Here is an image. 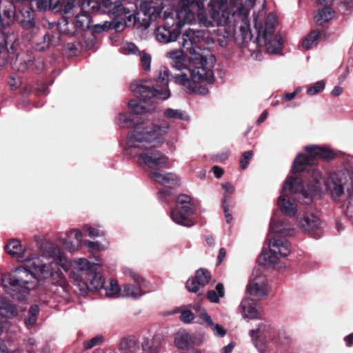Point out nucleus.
<instances>
[{
    "instance_id": "f257e3e1",
    "label": "nucleus",
    "mask_w": 353,
    "mask_h": 353,
    "mask_svg": "<svg viewBox=\"0 0 353 353\" xmlns=\"http://www.w3.org/2000/svg\"><path fill=\"white\" fill-rule=\"evenodd\" d=\"M170 128L168 123L161 125H139L129 132L125 154L136 158L137 163L152 171L168 168V159L157 148L163 143V136Z\"/></svg>"
},
{
    "instance_id": "f03ea898",
    "label": "nucleus",
    "mask_w": 353,
    "mask_h": 353,
    "mask_svg": "<svg viewBox=\"0 0 353 353\" xmlns=\"http://www.w3.org/2000/svg\"><path fill=\"white\" fill-rule=\"evenodd\" d=\"M214 38L205 37L203 32L189 28L182 34L181 48L189 54L191 68H188L195 88H205V94L208 93V85L214 83L212 70L214 56L210 49Z\"/></svg>"
},
{
    "instance_id": "7ed1b4c3",
    "label": "nucleus",
    "mask_w": 353,
    "mask_h": 353,
    "mask_svg": "<svg viewBox=\"0 0 353 353\" xmlns=\"http://www.w3.org/2000/svg\"><path fill=\"white\" fill-rule=\"evenodd\" d=\"M5 249L8 254L34 270L44 279H57L60 276L61 269H68L66 259L60 250L51 243H46L41 246L42 254L40 256L32 254L28 246H23L15 239L10 240Z\"/></svg>"
},
{
    "instance_id": "20e7f679",
    "label": "nucleus",
    "mask_w": 353,
    "mask_h": 353,
    "mask_svg": "<svg viewBox=\"0 0 353 353\" xmlns=\"http://www.w3.org/2000/svg\"><path fill=\"white\" fill-rule=\"evenodd\" d=\"M208 7L210 15L208 14L205 7L195 10L194 23H198L201 27L206 28L207 32L199 30L204 32L205 37H213L214 42L216 39L221 46L225 47L228 45L231 34V30L227 26L230 16L228 0H210Z\"/></svg>"
},
{
    "instance_id": "39448f33",
    "label": "nucleus",
    "mask_w": 353,
    "mask_h": 353,
    "mask_svg": "<svg viewBox=\"0 0 353 353\" xmlns=\"http://www.w3.org/2000/svg\"><path fill=\"white\" fill-rule=\"evenodd\" d=\"M314 184L305 190L303 181L300 178L290 176L283 183L277 203L281 211L290 217L294 216L297 212V206L294 199L303 204L308 205L316 193L319 191V183L321 180V174L318 171L313 172Z\"/></svg>"
},
{
    "instance_id": "423d86ee",
    "label": "nucleus",
    "mask_w": 353,
    "mask_h": 353,
    "mask_svg": "<svg viewBox=\"0 0 353 353\" xmlns=\"http://www.w3.org/2000/svg\"><path fill=\"white\" fill-rule=\"evenodd\" d=\"M37 276L43 279L34 270L28 267H19L8 275L1 276V283L7 294L17 299H23L38 284Z\"/></svg>"
},
{
    "instance_id": "0eeeda50",
    "label": "nucleus",
    "mask_w": 353,
    "mask_h": 353,
    "mask_svg": "<svg viewBox=\"0 0 353 353\" xmlns=\"http://www.w3.org/2000/svg\"><path fill=\"white\" fill-rule=\"evenodd\" d=\"M97 262H90L84 258H79L73 261L72 276L81 293L88 290L95 291L103 288L104 280L97 272L99 266L102 265L100 259L96 257Z\"/></svg>"
},
{
    "instance_id": "6e6552de",
    "label": "nucleus",
    "mask_w": 353,
    "mask_h": 353,
    "mask_svg": "<svg viewBox=\"0 0 353 353\" xmlns=\"http://www.w3.org/2000/svg\"><path fill=\"white\" fill-rule=\"evenodd\" d=\"M195 22V18L188 8L177 9L174 13L166 14L164 25L156 28V39L162 43L176 41L181 32V28L185 24Z\"/></svg>"
},
{
    "instance_id": "1a4fd4ad",
    "label": "nucleus",
    "mask_w": 353,
    "mask_h": 353,
    "mask_svg": "<svg viewBox=\"0 0 353 353\" xmlns=\"http://www.w3.org/2000/svg\"><path fill=\"white\" fill-rule=\"evenodd\" d=\"M101 8L104 12L113 17L114 19L111 21H105L102 24L94 25L96 30L119 31L122 25V21L128 23L134 20V14L131 13V9L123 4V0H105L102 6H99V10Z\"/></svg>"
},
{
    "instance_id": "9d476101",
    "label": "nucleus",
    "mask_w": 353,
    "mask_h": 353,
    "mask_svg": "<svg viewBox=\"0 0 353 353\" xmlns=\"http://www.w3.org/2000/svg\"><path fill=\"white\" fill-rule=\"evenodd\" d=\"M277 24L276 16L270 13L265 18L264 24L259 15H254V26L258 37H262L267 52L270 54H279L283 48V41L279 34L274 32Z\"/></svg>"
},
{
    "instance_id": "9b49d317",
    "label": "nucleus",
    "mask_w": 353,
    "mask_h": 353,
    "mask_svg": "<svg viewBox=\"0 0 353 353\" xmlns=\"http://www.w3.org/2000/svg\"><path fill=\"white\" fill-rule=\"evenodd\" d=\"M170 74V72L167 67L161 66L158 70L157 81L164 87H150L144 85L142 82H134L130 85V90L132 92L139 94L143 101L153 97L162 100L168 99L170 97V92L168 88Z\"/></svg>"
},
{
    "instance_id": "f8f14e48",
    "label": "nucleus",
    "mask_w": 353,
    "mask_h": 353,
    "mask_svg": "<svg viewBox=\"0 0 353 353\" xmlns=\"http://www.w3.org/2000/svg\"><path fill=\"white\" fill-rule=\"evenodd\" d=\"M305 148L307 154H298L292 167V172L305 171L307 165H314L318 159L330 160L336 155L332 150L323 146L307 145Z\"/></svg>"
},
{
    "instance_id": "ddd939ff",
    "label": "nucleus",
    "mask_w": 353,
    "mask_h": 353,
    "mask_svg": "<svg viewBox=\"0 0 353 353\" xmlns=\"http://www.w3.org/2000/svg\"><path fill=\"white\" fill-rule=\"evenodd\" d=\"M290 252L291 246L287 240L273 238L269 241V250L261 252L258 261L263 266L273 267L280 258L286 257Z\"/></svg>"
},
{
    "instance_id": "4468645a",
    "label": "nucleus",
    "mask_w": 353,
    "mask_h": 353,
    "mask_svg": "<svg viewBox=\"0 0 353 353\" xmlns=\"http://www.w3.org/2000/svg\"><path fill=\"white\" fill-rule=\"evenodd\" d=\"M128 107L132 111V113H120L117 117V123L123 128H129L139 125H157V124H150L146 123H137V115L144 114L154 110L152 105L148 108L145 105L144 101L142 98L140 101L132 99L128 102ZM133 129L132 131H133Z\"/></svg>"
},
{
    "instance_id": "2eb2a0df",
    "label": "nucleus",
    "mask_w": 353,
    "mask_h": 353,
    "mask_svg": "<svg viewBox=\"0 0 353 353\" xmlns=\"http://www.w3.org/2000/svg\"><path fill=\"white\" fill-rule=\"evenodd\" d=\"M194 206L190 196L187 194H181L178 197L176 208L170 212V217L178 225L192 227L195 224V221L190 218V216L194 213Z\"/></svg>"
},
{
    "instance_id": "dca6fc26",
    "label": "nucleus",
    "mask_w": 353,
    "mask_h": 353,
    "mask_svg": "<svg viewBox=\"0 0 353 353\" xmlns=\"http://www.w3.org/2000/svg\"><path fill=\"white\" fill-rule=\"evenodd\" d=\"M18 2H22L24 8H21L20 12L23 19H19L21 26L26 30H31L34 33L39 31L34 20V7L39 11L49 9L48 0H16Z\"/></svg>"
},
{
    "instance_id": "f3484780",
    "label": "nucleus",
    "mask_w": 353,
    "mask_h": 353,
    "mask_svg": "<svg viewBox=\"0 0 353 353\" xmlns=\"http://www.w3.org/2000/svg\"><path fill=\"white\" fill-rule=\"evenodd\" d=\"M332 198L339 201L344 194V190L350 188L353 192V173L350 172H339L332 174L326 183Z\"/></svg>"
},
{
    "instance_id": "a211bd4d",
    "label": "nucleus",
    "mask_w": 353,
    "mask_h": 353,
    "mask_svg": "<svg viewBox=\"0 0 353 353\" xmlns=\"http://www.w3.org/2000/svg\"><path fill=\"white\" fill-rule=\"evenodd\" d=\"M274 329L266 321L257 324L256 328L250 330L252 341L260 353H265L271 340L275 339Z\"/></svg>"
},
{
    "instance_id": "6ab92c4d",
    "label": "nucleus",
    "mask_w": 353,
    "mask_h": 353,
    "mask_svg": "<svg viewBox=\"0 0 353 353\" xmlns=\"http://www.w3.org/2000/svg\"><path fill=\"white\" fill-rule=\"evenodd\" d=\"M163 0H142L140 10L134 14V24L139 22L148 27L152 21L156 20L163 8Z\"/></svg>"
},
{
    "instance_id": "aec40b11",
    "label": "nucleus",
    "mask_w": 353,
    "mask_h": 353,
    "mask_svg": "<svg viewBox=\"0 0 353 353\" xmlns=\"http://www.w3.org/2000/svg\"><path fill=\"white\" fill-rule=\"evenodd\" d=\"M126 274L130 276L137 286L132 284L123 285L121 287V297L137 299L150 291L149 283L138 273L132 270H128Z\"/></svg>"
},
{
    "instance_id": "412c9836",
    "label": "nucleus",
    "mask_w": 353,
    "mask_h": 353,
    "mask_svg": "<svg viewBox=\"0 0 353 353\" xmlns=\"http://www.w3.org/2000/svg\"><path fill=\"white\" fill-rule=\"evenodd\" d=\"M234 40L235 43L243 48H248L250 50H255L258 47L256 41H252V34L251 33L250 23L247 16L242 19V23L239 27V30L234 33Z\"/></svg>"
},
{
    "instance_id": "4be33fe9",
    "label": "nucleus",
    "mask_w": 353,
    "mask_h": 353,
    "mask_svg": "<svg viewBox=\"0 0 353 353\" xmlns=\"http://www.w3.org/2000/svg\"><path fill=\"white\" fill-rule=\"evenodd\" d=\"M79 13L76 14L75 23L79 28L85 30L92 26V17L90 11L95 12L99 10V4L96 0H83Z\"/></svg>"
},
{
    "instance_id": "5701e85b",
    "label": "nucleus",
    "mask_w": 353,
    "mask_h": 353,
    "mask_svg": "<svg viewBox=\"0 0 353 353\" xmlns=\"http://www.w3.org/2000/svg\"><path fill=\"white\" fill-rule=\"evenodd\" d=\"M247 296L260 300L268 294L269 289L267 279L264 275L259 274L253 277L246 287Z\"/></svg>"
},
{
    "instance_id": "b1692460",
    "label": "nucleus",
    "mask_w": 353,
    "mask_h": 353,
    "mask_svg": "<svg viewBox=\"0 0 353 353\" xmlns=\"http://www.w3.org/2000/svg\"><path fill=\"white\" fill-rule=\"evenodd\" d=\"M258 301L250 296H245L243 299L238 311L241 314L243 319H255L261 317L260 312L256 308Z\"/></svg>"
},
{
    "instance_id": "393cba45",
    "label": "nucleus",
    "mask_w": 353,
    "mask_h": 353,
    "mask_svg": "<svg viewBox=\"0 0 353 353\" xmlns=\"http://www.w3.org/2000/svg\"><path fill=\"white\" fill-rule=\"evenodd\" d=\"M210 273L203 269L196 271L195 276L186 282V288L190 292H197L200 287H203L209 283Z\"/></svg>"
},
{
    "instance_id": "a878e982",
    "label": "nucleus",
    "mask_w": 353,
    "mask_h": 353,
    "mask_svg": "<svg viewBox=\"0 0 353 353\" xmlns=\"http://www.w3.org/2000/svg\"><path fill=\"white\" fill-rule=\"evenodd\" d=\"M297 223L302 231L312 233L320 227L321 221L314 214L305 213L297 219Z\"/></svg>"
},
{
    "instance_id": "bb28decb",
    "label": "nucleus",
    "mask_w": 353,
    "mask_h": 353,
    "mask_svg": "<svg viewBox=\"0 0 353 353\" xmlns=\"http://www.w3.org/2000/svg\"><path fill=\"white\" fill-rule=\"evenodd\" d=\"M272 233H276L283 236H292L296 234V229L283 220L272 219L269 236Z\"/></svg>"
},
{
    "instance_id": "cd10ccee",
    "label": "nucleus",
    "mask_w": 353,
    "mask_h": 353,
    "mask_svg": "<svg viewBox=\"0 0 353 353\" xmlns=\"http://www.w3.org/2000/svg\"><path fill=\"white\" fill-rule=\"evenodd\" d=\"M152 178L158 183L169 187H174L179 185V179L173 172H165L157 170L152 171Z\"/></svg>"
},
{
    "instance_id": "c85d7f7f",
    "label": "nucleus",
    "mask_w": 353,
    "mask_h": 353,
    "mask_svg": "<svg viewBox=\"0 0 353 353\" xmlns=\"http://www.w3.org/2000/svg\"><path fill=\"white\" fill-rule=\"evenodd\" d=\"M174 80L176 83L182 85L186 92L190 94L205 95V88H202L201 90L195 88L196 86L193 83L191 76L189 77L188 74L183 72L174 75Z\"/></svg>"
},
{
    "instance_id": "c756f323",
    "label": "nucleus",
    "mask_w": 353,
    "mask_h": 353,
    "mask_svg": "<svg viewBox=\"0 0 353 353\" xmlns=\"http://www.w3.org/2000/svg\"><path fill=\"white\" fill-rule=\"evenodd\" d=\"M65 239L63 241L65 247L70 252L78 250L83 240L81 232L76 229L70 230L65 233Z\"/></svg>"
},
{
    "instance_id": "7c9ffc66",
    "label": "nucleus",
    "mask_w": 353,
    "mask_h": 353,
    "mask_svg": "<svg viewBox=\"0 0 353 353\" xmlns=\"http://www.w3.org/2000/svg\"><path fill=\"white\" fill-rule=\"evenodd\" d=\"M59 42V34L57 33L55 35L46 33L41 37V41L37 38H34L32 43L34 48L38 51H44L50 46H57Z\"/></svg>"
},
{
    "instance_id": "2f4dec72",
    "label": "nucleus",
    "mask_w": 353,
    "mask_h": 353,
    "mask_svg": "<svg viewBox=\"0 0 353 353\" xmlns=\"http://www.w3.org/2000/svg\"><path fill=\"white\" fill-rule=\"evenodd\" d=\"M3 7V19H1V14H0V30L1 26H8L12 21H13L15 16V6L10 1H4L2 3ZM0 36L2 37L6 41L4 36L2 34V30H1Z\"/></svg>"
},
{
    "instance_id": "473e14b6",
    "label": "nucleus",
    "mask_w": 353,
    "mask_h": 353,
    "mask_svg": "<svg viewBox=\"0 0 353 353\" xmlns=\"http://www.w3.org/2000/svg\"><path fill=\"white\" fill-rule=\"evenodd\" d=\"M166 57L170 60L172 67L178 70L187 68V63L183 50H173L166 52Z\"/></svg>"
},
{
    "instance_id": "72a5a7b5",
    "label": "nucleus",
    "mask_w": 353,
    "mask_h": 353,
    "mask_svg": "<svg viewBox=\"0 0 353 353\" xmlns=\"http://www.w3.org/2000/svg\"><path fill=\"white\" fill-rule=\"evenodd\" d=\"M163 345V338L160 335H154L152 338H145L141 346L144 353H159Z\"/></svg>"
},
{
    "instance_id": "f704fd0d",
    "label": "nucleus",
    "mask_w": 353,
    "mask_h": 353,
    "mask_svg": "<svg viewBox=\"0 0 353 353\" xmlns=\"http://www.w3.org/2000/svg\"><path fill=\"white\" fill-rule=\"evenodd\" d=\"M174 345L180 352H183L193 346L194 343L186 330H180L175 335Z\"/></svg>"
},
{
    "instance_id": "c9c22d12",
    "label": "nucleus",
    "mask_w": 353,
    "mask_h": 353,
    "mask_svg": "<svg viewBox=\"0 0 353 353\" xmlns=\"http://www.w3.org/2000/svg\"><path fill=\"white\" fill-rule=\"evenodd\" d=\"M199 316L211 328L215 336L223 337L225 335L226 330L223 328V327L219 324L214 323L210 316L208 315L205 311H202L199 314Z\"/></svg>"
},
{
    "instance_id": "e433bc0d",
    "label": "nucleus",
    "mask_w": 353,
    "mask_h": 353,
    "mask_svg": "<svg viewBox=\"0 0 353 353\" xmlns=\"http://www.w3.org/2000/svg\"><path fill=\"white\" fill-rule=\"evenodd\" d=\"M334 16V11L329 7L319 9L314 16V21L318 26H323L329 22Z\"/></svg>"
},
{
    "instance_id": "4c0bfd02",
    "label": "nucleus",
    "mask_w": 353,
    "mask_h": 353,
    "mask_svg": "<svg viewBox=\"0 0 353 353\" xmlns=\"http://www.w3.org/2000/svg\"><path fill=\"white\" fill-rule=\"evenodd\" d=\"M320 32L319 30L311 31L302 41L303 47L306 50H310L317 46L320 38Z\"/></svg>"
},
{
    "instance_id": "58836bf2",
    "label": "nucleus",
    "mask_w": 353,
    "mask_h": 353,
    "mask_svg": "<svg viewBox=\"0 0 353 353\" xmlns=\"http://www.w3.org/2000/svg\"><path fill=\"white\" fill-rule=\"evenodd\" d=\"M182 4L179 9L188 8L192 12L196 19L195 10L205 7V2L206 0H179Z\"/></svg>"
},
{
    "instance_id": "ea45409f",
    "label": "nucleus",
    "mask_w": 353,
    "mask_h": 353,
    "mask_svg": "<svg viewBox=\"0 0 353 353\" xmlns=\"http://www.w3.org/2000/svg\"><path fill=\"white\" fill-rule=\"evenodd\" d=\"M106 296L110 298L121 297V287L115 280H110L109 285L104 288Z\"/></svg>"
},
{
    "instance_id": "a19ab883",
    "label": "nucleus",
    "mask_w": 353,
    "mask_h": 353,
    "mask_svg": "<svg viewBox=\"0 0 353 353\" xmlns=\"http://www.w3.org/2000/svg\"><path fill=\"white\" fill-rule=\"evenodd\" d=\"M39 308L37 305H33L28 311V315L25 319V324L28 329L32 328L37 322Z\"/></svg>"
},
{
    "instance_id": "79ce46f5",
    "label": "nucleus",
    "mask_w": 353,
    "mask_h": 353,
    "mask_svg": "<svg viewBox=\"0 0 353 353\" xmlns=\"http://www.w3.org/2000/svg\"><path fill=\"white\" fill-rule=\"evenodd\" d=\"M137 345L138 343L136 339L132 336L123 338L119 343L120 349L126 352L134 350Z\"/></svg>"
},
{
    "instance_id": "37998d69",
    "label": "nucleus",
    "mask_w": 353,
    "mask_h": 353,
    "mask_svg": "<svg viewBox=\"0 0 353 353\" xmlns=\"http://www.w3.org/2000/svg\"><path fill=\"white\" fill-rule=\"evenodd\" d=\"M36 341L34 339H28L13 353H37L35 350Z\"/></svg>"
},
{
    "instance_id": "c03bdc74",
    "label": "nucleus",
    "mask_w": 353,
    "mask_h": 353,
    "mask_svg": "<svg viewBox=\"0 0 353 353\" xmlns=\"http://www.w3.org/2000/svg\"><path fill=\"white\" fill-rule=\"evenodd\" d=\"M140 56V62L141 68L146 72L151 70L152 57L150 54L141 52L139 54Z\"/></svg>"
},
{
    "instance_id": "a18cd8bd",
    "label": "nucleus",
    "mask_w": 353,
    "mask_h": 353,
    "mask_svg": "<svg viewBox=\"0 0 353 353\" xmlns=\"http://www.w3.org/2000/svg\"><path fill=\"white\" fill-rule=\"evenodd\" d=\"M346 215L353 222V192L351 188L347 189Z\"/></svg>"
},
{
    "instance_id": "49530a36",
    "label": "nucleus",
    "mask_w": 353,
    "mask_h": 353,
    "mask_svg": "<svg viewBox=\"0 0 353 353\" xmlns=\"http://www.w3.org/2000/svg\"><path fill=\"white\" fill-rule=\"evenodd\" d=\"M274 334H275V339L271 340L270 343L283 344L288 342L289 336L285 331L274 330Z\"/></svg>"
},
{
    "instance_id": "de8ad7c7",
    "label": "nucleus",
    "mask_w": 353,
    "mask_h": 353,
    "mask_svg": "<svg viewBox=\"0 0 353 353\" xmlns=\"http://www.w3.org/2000/svg\"><path fill=\"white\" fill-rule=\"evenodd\" d=\"M163 114L170 119H185L183 112L179 109L168 108L165 110Z\"/></svg>"
},
{
    "instance_id": "09e8293b",
    "label": "nucleus",
    "mask_w": 353,
    "mask_h": 353,
    "mask_svg": "<svg viewBox=\"0 0 353 353\" xmlns=\"http://www.w3.org/2000/svg\"><path fill=\"white\" fill-rule=\"evenodd\" d=\"M85 245L92 252L104 251L107 249L108 245H102L98 241H85Z\"/></svg>"
},
{
    "instance_id": "8fccbe9b",
    "label": "nucleus",
    "mask_w": 353,
    "mask_h": 353,
    "mask_svg": "<svg viewBox=\"0 0 353 353\" xmlns=\"http://www.w3.org/2000/svg\"><path fill=\"white\" fill-rule=\"evenodd\" d=\"M103 341V337L101 335H97L91 339L85 341L83 343L85 349H91L96 345H98Z\"/></svg>"
},
{
    "instance_id": "3c124183",
    "label": "nucleus",
    "mask_w": 353,
    "mask_h": 353,
    "mask_svg": "<svg viewBox=\"0 0 353 353\" xmlns=\"http://www.w3.org/2000/svg\"><path fill=\"white\" fill-rule=\"evenodd\" d=\"M325 85V84L323 81H319L307 88V93L310 95L316 94L324 90Z\"/></svg>"
},
{
    "instance_id": "603ef678",
    "label": "nucleus",
    "mask_w": 353,
    "mask_h": 353,
    "mask_svg": "<svg viewBox=\"0 0 353 353\" xmlns=\"http://www.w3.org/2000/svg\"><path fill=\"white\" fill-rule=\"evenodd\" d=\"M225 192L223 194V203H229L231 195L234 192V188L230 183H225L222 185Z\"/></svg>"
},
{
    "instance_id": "864d4df0",
    "label": "nucleus",
    "mask_w": 353,
    "mask_h": 353,
    "mask_svg": "<svg viewBox=\"0 0 353 353\" xmlns=\"http://www.w3.org/2000/svg\"><path fill=\"white\" fill-rule=\"evenodd\" d=\"M247 2L251 4V6L253 7L255 2L257 1L258 3L261 5V9L259 11L258 13H254L253 17L254 18V15H259L261 21H263L265 16V8L266 6V0H246Z\"/></svg>"
},
{
    "instance_id": "5fc2aeb1",
    "label": "nucleus",
    "mask_w": 353,
    "mask_h": 353,
    "mask_svg": "<svg viewBox=\"0 0 353 353\" xmlns=\"http://www.w3.org/2000/svg\"><path fill=\"white\" fill-rule=\"evenodd\" d=\"M253 152L252 150L245 152L242 154L240 160V167L241 169L245 170L249 165L250 160L253 157Z\"/></svg>"
},
{
    "instance_id": "6e6d98bb",
    "label": "nucleus",
    "mask_w": 353,
    "mask_h": 353,
    "mask_svg": "<svg viewBox=\"0 0 353 353\" xmlns=\"http://www.w3.org/2000/svg\"><path fill=\"white\" fill-rule=\"evenodd\" d=\"M83 230L90 237L101 236L104 234L103 230L89 225L83 226Z\"/></svg>"
},
{
    "instance_id": "4d7b16f0",
    "label": "nucleus",
    "mask_w": 353,
    "mask_h": 353,
    "mask_svg": "<svg viewBox=\"0 0 353 353\" xmlns=\"http://www.w3.org/2000/svg\"><path fill=\"white\" fill-rule=\"evenodd\" d=\"M76 7L74 0H62L60 9L65 14L70 13Z\"/></svg>"
},
{
    "instance_id": "13d9d810",
    "label": "nucleus",
    "mask_w": 353,
    "mask_h": 353,
    "mask_svg": "<svg viewBox=\"0 0 353 353\" xmlns=\"http://www.w3.org/2000/svg\"><path fill=\"white\" fill-rule=\"evenodd\" d=\"M194 318V315L190 310H184L181 312L180 320L183 323H190Z\"/></svg>"
},
{
    "instance_id": "bf43d9fd",
    "label": "nucleus",
    "mask_w": 353,
    "mask_h": 353,
    "mask_svg": "<svg viewBox=\"0 0 353 353\" xmlns=\"http://www.w3.org/2000/svg\"><path fill=\"white\" fill-rule=\"evenodd\" d=\"M123 48L124 52L128 54H139L141 52L137 46L132 43H127L124 44Z\"/></svg>"
},
{
    "instance_id": "052dcab7",
    "label": "nucleus",
    "mask_w": 353,
    "mask_h": 353,
    "mask_svg": "<svg viewBox=\"0 0 353 353\" xmlns=\"http://www.w3.org/2000/svg\"><path fill=\"white\" fill-rule=\"evenodd\" d=\"M339 6L344 11L350 10L353 8V0H341Z\"/></svg>"
},
{
    "instance_id": "680f3d73",
    "label": "nucleus",
    "mask_w": 353,
    "mask_h": 353,
    "mask_svg": "<svg viewBox=\"0 0 353 353\" xmlns=\"http://www.w3.org/2000/svg\"><path fill=\"white\" fill-rule=\"evenodd\" d=\"M172 196V192L169 189H165V188H163L159 192V200L163 201H166V197L167 196Z\"/></svg>"
},
{
    "instance_id": "e2e57ef3",
    "label": "nucleus",
    "mask_w": 353,
    "mask_h": 353,
    "mask_svg": "<svg viewBox=\"0 0 353 353\" xmlns=\"http://www.w3.org/2000/svg\"><path fill=\"white\" fill-rule=\"evenodd\" d=\"M208 299L213 303H217L219 300L220 296L215 290H210L208 293Z\"/></svg>"
},
{
    "instance_id": "0e129e2a",
    "label": "nucleus",
    "mask_w": 353,
    "mask_h": 353,
    "mask_svg": "<svg viewBox=\"0 0 353 353\" xmlns=\"http://www.w3.org/2000/svg\"><path fill=\"white\" fill-rule=\"evenodd\" d=\"M223 208L225 213L226 222L230 223L232 220V215L229 213V203H223Z\"/></svg>"
},
{
    "instance_id": "69168bd1",
    "label": "nucleus",
    "mask_w": 353,
    "mask_h": 353,
    "mask_svg": "<svg viewBox=\"0 0 353 353\" xmlns=\"http://www.w3.org/2000/svg\"><path fill=\"white\" fill-rule=\"evenodd\" d=\"M49 2V9H55V8H59L61 7V4L62 2V0H48Z\"/></svg>"
},
{
    "instance_id": "338daca9",
    "label": "nucleus",
    "mask_w": 353,
    "mask_h": 353,
    "mask_svg": "<svg viewBox=\"0 0 353 353\" xmlns=\"http://www.w3.org/2000/svg\"><path fill=\"white\" fill-rule=\"evenodd\" d=\"M179 353H203V351L197 347H195L194 345L190 347L188 350H185L183 352H179Z\"/></svg>"
},
{
    "instance_id": "774afa93",
    "label": "nucleus",
    "mask_w": 353,
    "mask_h": 353,
    "mask_svg": "<svg viewBox=\"0 0 353 353\" xmlns=\"http://www.w3.org/2000/svg\"><path fill=\"white\" fill-rule=\"evenodd\" d=\"M344 341L347 347H350L353 344V333L345 336Z\"/></svg>"
}]
</instances>
